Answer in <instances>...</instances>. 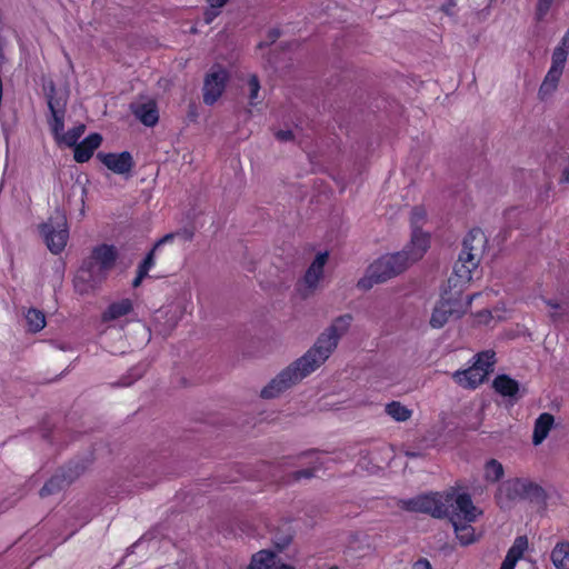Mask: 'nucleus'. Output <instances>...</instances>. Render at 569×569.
<instances>
[{
	"label": "nucleus",
	"mask_w": 569,
	"mask_h": 569,
	"mask_svg": "<svg viewBox=\"0 0 569 569\" xmlns=\"http://www.w3.org/2000/svg\"><path fill=\"white\" fill-rule=\"evenodd\" d=\"M503 467L498 460L490 459L486 462L485 478L487 481L497 482L503 477Z\"/></svg>",
	"instance_id": "31"
},
{
	"label": "nucleus",
	"mask_w": 569,
	"mask_h": 569,
	"mask_svg": "<svg viewBox=\"0 0 569 569\" xmlns=\"http://www.w3.org/2000/svg\"><path fill=\"white\" fill-rule=\"evenodd\" d=\"M427 218V211L423 207L417 206L412 208L410 222L412 230L421 229Z\"/></svg>",
	"instance_id": "34"
},
{
	"label": "nucleus",
	"mask_w": 569,
	"mask_h": 569,
	"mask_svg": "<svg viewBox=\"0 0 569 569\" xmlns=\"http://www.w3.org/2000/svg\"><path fill=\"white\" fill-rule=\"evenodd\" d=\"M29 331L39 332L46 327L44 313L36 308H30L26 313Z\"/></svg>",
	"instance_id": "30"
},
{
	"label": "nucleus",
	"mask_w": 569,
	"mask_h": 569,
	"mask_svg": "<svg viewBox=\"0 0 569 569\" xmlns=\"http://www.w3.org/2000/svg\"><path fill=\"white\" fill-rule=\"evenodd\" d=\"M567 57L568 51L563 47H557L552 53L551 67H556L559 68L560 70H563Z\"/></svg>",
	"instance_id": "35"
},
{
	"label": "nucleus",
	"mask_w": 569,
	"mask_h": 569,
	"mask_svg": "<svg viewBox=\"0 0 569 569\" xmlns=\"http://www.w3.org/2000/svg\"><path fill=\"white\" fill-rule=\"evenodd\" d=\"M478 264V260L469 261L468 256L460 253L458 261L453 266V272L448 279L449 287L460 295L463 287L472 279V271Z\"/></svg>",
	"instance_id": "9"
},
{
	"label": "nucleus",
	"mask_w": 569,
	"mask_h": 569,
	"mask_svg": "<svg viewBox=\"0 0 569 569\" xmlns=\"http://www.w3.org/2000/svg\"><path fill=\"white\" fill-rule=\"evenodd\" d=\"M228 81V73L221 69L206 76L203 83V102L212 106L222 96Z\"/></svg>",
	"instance_id": "10"
},
{
	"label": "nucleus",
	"mask_w": 569,
	"mask_h": 569,
	"mask_svg": "<svg viewBox=\"0 0 569 569\" xmlns=\"http://www.w3.org/2000/svg\"><path fill=\"white\" fill-rule=\"evenodd\" d=\"M46 98L51 114L66 112L67 97L58 94L53 83H50V86L46 88Z\"/></svg>",
	"instance_id": "23"
},
{
	"label": "nucleus",
	"mask_w": 569,
	"mask_h": 569,
	"mask_svg": "<svg viewBox=\"0 0 569 569\" xmlns=\"http://www.w3.org/2000/svg\"><path fill=\"white\" fill-rule=\"evenodd\" d=\"M400 507L411 512L428 513L437 519H443L449 516L446 500L443 501L442 497L437 492L401 500Z\"/></svg>",
	"instance_id": "5"
},
{
	"label": "nucleus",
	"mask_w": 569,
	"mask_h": 569,
	"mask_svg": "<svg viewBox=\"0 0 569 569\" xmlns=\"http://www.w3.org/2000/svg\"><path fill=\"white\" fill-rule=\"evenodd\" d=\"M146 277H147V276H146L144 273H142V272H140L139 270H137V276H136V277H134V279L132 280V287H133V288H138V287L142 283V281H143V279H144Z\"/></svg>",
	"instance_id": "47"
},
{
	"label": "nucleus",
	"mask_w": 569,
	"mask_h": 569,
	"mask_svg": "<svg viewBox=\"0 0 569 569\" xmlns=\"http://www.w3.org/2000/svg\"><path fill=\"white\" fill-rule=\"evenodd\" d=\"M557 89V84L549 82L547 80H543L540 89H539V96L541 99H545L546 96H549Z\"/></svg>",
	"instance_id": "40"
},
{
	"label": "nucleus",
	"mask_w": 569,
	"mask_h": 569,
	"mask_svg": "<svg viewBox=\"0 0 569 569\" xmlns=\"http://www.w3.org/2000/svg\"><path fill=\"white\" fill-rule=\"evenodd\" d=\"M133 309L132 302L130 299H122L117 302H112L109 305L107 310L102 313V320L103 321H111L119 319L123 316H127L130 313Z\"/></svg>",
	"instance_id": "22"
},
{
	"label": "nucleus",
	"mask_w": 569,
	"mask_h": 569,
	"mask_svg": "<svg viewBox=\"0 0 569 569\" xmlns=\"http://www.w3.org/2000/svg\"><path fill=\"white\" fill-rule=\"evenodd\" d=\"M318 468L315 466L312 468L301 469L298 471H295L292 473V478L296 481H299L300 479H310L316 476Z\"/></svg>",
	"instance_id": "38"
},
{
	"label": "nucleus",
	"mask_w": 569,
	"mask_h": 569,
	"mask_svg": "<svg viewBox=\"0 0 569 569\" xmlns=\"http://www.w3.org/2000/svg\"><path fill=\"white\" fill-rule=\"evenodd\" d=\"M547 305L552 308V309H559L560 308V303H558L557 301H553V300H548L547 301Z\"/></svg>",
	"instance_id": "50"
},
{
	"label": "nucleus",
	"mask_w": 569,
	"mask_h": 569,
	"mask_svg": "<svg viewBox=\"0 0 569 569\" xmlns=\"http://www.w3.org/2000/svg\"><path fill=\"white\" fill-rule=\"evenodd\" d=\"M453 496V493L446 495V503L451 502L452 507V511L448 516L450 521L475 522L482 515V510L473 505L469 493L461 492Z\"/></svg>",
	"instance_id": "6"
},
{
	"label": "nucleus",
	"mask_w": 569,
	"mask_h": 569,
	"mask_svg": "<svg viewBox=\"0 0 569 569\" xmlns=\"http://www.w3.org/2000/svg\"><path fill=\"white\" fill-rule=\"evenodd\" d=\"M228 0H207L209 7L220 9L222 8Z\"/></svg>",
	"instance_id": "48"
},
{
	"label": "nucleus",
	"mask_w": 569,
	"mask_h": 569,
	"mask_svg": "<svg viewBox=\"0 0 569 569\" xmlns=\"http://www.w3.org/2000/svg\"><path fill=\"white\" fill-rule=\"evenodd\" d=\"M553 421V416L547 412L541 413L537 418L532 435V442L535 445H540L547 438L552 428Z\"/></svg>",
	"instance_id": "21"
},
{
	"label": "nucleus",
	"mask_w": 569,
	"mask_h": 569,
	"mask_svg": "<svg viewBox=\"0 0 569 569\" xmlns=\"http://www.w3.org/2000/svg\"><path fill=\"white\" fill-rule=\"evenodd\" d=\"M496 363V353L492 350H486L478 352L476 355V361L472 365L473 367H478L479 370L486 371V376L489 375L493 370V366Z\"/></svg>",
	"instance_id": "29"
},
{
	"label": "nucleus",
	"mask_w": 569,
	"mask_h": 569,
	"mask_svg": "<svg viewBox=\"0 0 569 569\" xmlns=\"http://www.w3.org/2000/svg\"><path fill=\"white\" fill-rule=\"evenodd\" d=\"M248 86H249V89H250V103L251 104H254V100L257 99L258 97V93H259V90H260V82H259V79L256 74H251L248 79Z\"/></svg>",
	"instance_id": "37"
},
{
	"label": "nucleus",
	"mask_w": 569,
	"mask_h": 569,
	"mask_svg": "<svg viewBox=\"0 0 569 569\" xmlns=\"http://www.w3.org/2000/svg\"><path fill=\"white\" fill-rule=\"evenodd\" d=\"M329 569H339L337 566H332Z\"/></svg>",
	"instance_id": "51"
},
{
	"label": "nucleus",
	"mask_w": 569,
	"mask_h": 569,
	"mask_svg": "<svg viewBox=\"0 0 569 569\" xmlns=\"http://www.w3.org/2000/svg\"><path fill=\"white\" fill-rule=\"evenodd\" d=\"M560 182L561 183H569V169L568 170H563V172L561 173V177H560Z\"/></svg>",
	"instance_id": "49"
},
{
	"label": "nucleus",
	"mask_w": 569,
	"mask_h": 569,
	"mask_svg": "<svg viewBox=\"0 0 569 569\" xmlns=\"http://www.w3.org/2000/svg\"><path fill=\"white\" fill-rule=\"evenodd\" d=\"M280 34H281V32L278 28L270 29L267 34L268 41L266 43L260 42L258 47L262 48L263 46H269V44L276 42L280 38Z\"/></svg>",
	"instance_id": "42"
},
{
	"label": "nucleus",
	"mask_w": 569,
	"mask_h": 569,
	"mask_svg": "<svg viewBox=\"0 0 569 569\" xmlns=\"http://www.w3.org/2000/svg\"><path fill=\"white\" fill-rule=\"evenodd\" d=\"M518 561L513 556L507 553L499 569H515Z\"/></svg>",
	"instance_id": "44"
},
{
	"label": "nucleus",
	"mask_w": 569,
	"mask_h": 569,
	"mask_svg": "<svg viewBox=\"0 0 569 569\" xmlns=\"http://www.w3.org/2000/svg\"><path fill=\"white\" fill-rule=\"evenodd\" d=\"M220 14V9H216V8H212V7H209L204 12H203V22L206 24H210L213 22V20Z\"/></svg>",
	"instance_id": "41"
},
{
	"label": "nucleus",
	"mask_w": 569,
	"mask_h": 569,
	"mask_svg": "<svg viewBox=\"0 0 569 569\" xmlns=\"http://www.w3.org/2000/svg\"><path fill=\"white\" fill-rule=\"evenodd\" d=\"M409 264V256L406 251L385 254L369 266L367 277L358 281V288L368 290L373 283H381L398 276Z\"/></svg>",
	"instance_id": "4"
},
{
	"label": "nucleus",
	"mask_w": 569,
	"mask_h": 569,
	"mask_svg": "<svg viewBox=\"0 0 569 569\" xmlns=\"http://www.w3.org/2000/svg\"><path fill=\"white\" fill-rule=\"evenodd\" d=\"M492 388L502 397H516L519 392V382L508 375H498L492 381Z\"/></svg>",
	"instance_id": "20"
},
{
	"label": "nucleus",
	"mask_w": 569,
	"mask_h": 569,
	"mask_svg": "<svg viewBox=\"0 0 569 569\" xmlns=\"http://www.w3.org/2000/svg\"><path fill=\"white\" fill-rule=\"evenodd\" d=\"M119 258L116 246L101 243L93 247L90 254L83 259L76 276V281L97 284L107 279Z\"/></svg>",
	"instance_id": "2"
},
{
	"label": "nucleus",
	"mask_w": 569,
	"mask_h": 569,
	"mask_svg": "<svg viewBox=\"0 0 569 569\" xmlns=\"http://www.w3.org/2000/svg\"><path fill=\"white\" fill-rule=\"evenodd\" d=\"M64 118H66V112H60V113H52L50 119L48 120V123H49V127H50V130H51V133L54 138V140H57L63 132V129H64Z\"/></svg>",
	"instance_id": "32"
},
{
	"label": "nucleus",
	"mask_w": 569,
	"mask_h": 569,
	"mask_svg": "<svg viewBox=\"0 0 569 569\" xmlns=\"http://www.w3.org/2000/svg\"><path fill=\"white\" fill-rule=\"evenodd\" d=\"M518 561L513 556L507 553L499 569H515Z\"/></svg>",
	"instance_id": "43"
},
{
	"label": "nucleus",
	"mask_w": 569,
	"mask_h": 569,
	"mask_svg": "<svg viewBox=\"0 0 569 569\" xmlns=\"http://www.w3.org/2000/svg\"><path fill=\"white\" fill-rule=\"evenodd\" d=\"M430 246V236L421 229L412 230L411 241L403 249L409 256V263L415 262L423 257Z\"/></svg>",
	"instance_id": "17"
},
{
	"label": "nucleus",
	"mask_w": 569,
	"mask_h": 569,
	"mask_svg": "<svg viewBox=\"0 0 569 569\" xmlns=\"http://www.w3.org/2000/svg\"><path fill=\"white\" fill-rule=\"evenodd\" d=\"M86 126L83 123H79L73 128L69 129L67 132H62V134L56 140L58 144H66L67 147H76L79 142V139L84 133Z\"/></svg>",
	"instance_id": "28"
},
{
	"label": "nucleus",
	"mask_w": 569,
	"mask_h": 569,
	"mask_svg": "<svg viewBox=\"0 0 569 569\" xmlns=\"http://www.w3.org/2000/svg\"><path fill=\"white\" fill-rule=\"evenodd\" d=\"M385 411L395 421L403 422L411 418L412 410L403 406L400 401H391L386 405Z\"/></svg>",
	"instance_id": "26"
},
{
	"label": "nucleus",
	"mask_w": 569,
	"mask_h": 569,
	"mask_svg": "<svg viewBox=\"0 0 569 569\" xmlns=\"http://www.w3.org/2000/svg\"><path fill=\"white\" fill-rule=\"evenodd\" d=\"M453 526L456 537L460 545L468 546L477 541L476 530L471 526L472 522L450 521Z\"/></svg>",
	"instance_id": "24"
},
{
	"label": "nucleus",
	"mask_w": 569,
	"mask_h": 569,
	"mask_svg": "<svg viewBox=\"0 0 569 569\" xmlns=\"http://www.w3.org/2000/svg\"><path fill=\"white\" fill-rule=\"evenodd\" d=\"M248 569H295V567L282 562L273 551L260 550L252 556Z\"/></svg>",
	"instance_id": "14"
},
{
	"label": "nucleus",
	"mask_w": 569,
	"mask_h": 569,
	"mask_svg": "<svg viewBox=\"0 0 569 569\" xmlns=\"http://www.w3.org/2000/svg\"><path fill=\"white\" fill-rule=\"evenodd\" d=\"M413 569H432V566L428 559L420 558L413 563Z\"/></svg>",
	"instance_id": "46"
},
{
	"label": "nucleus",
	"mask_w": 569,
	"mask_h": 569,
	"mask_svg": "<svg viewBox=\"0 0 569 569\" xmlns=\"http://www.w3.org/2000/svg\"><path fill=\"white\" fill-rule=\"evenodd\" d=\"M551 561L557 569H569V542H558L551 551Z\"/></svg>",
	"instance_id": "25"
},
{
	"label": "nucleus",
	"mask_w": 569,
	"mask_h": 569,
	"mask_svg": "<svg viewBox=\"0 0 569 569\" xmlns=\"http://www.w3.org/2000/svg\"><path fill=\"white\" fill-rule=\"evenodd\" d=\"M351 322V315L336 318L331 326L318 337L312 348L262 388L260 392L261 398L272 399L278 397L281 392L318 369L335 351L340 338L347 332Z\"/></svg>",
	"instance_id": "1"
},
{
	"label": "nucleus",
	"mask_w": 569,
	"mask_h": 569,
	"mask_svg": "<svg viewBox=\"0 0 569 569\" xmlns=\"http://www.w3.org/2000/svg\"><path fill=\"white\" fill-rule=\"evenodd\" d=\"M84 470V466L80 463L69 465L66 468H61L54 473L40 489V497L46 498L48 496L58 493L66 486L70 485L77 479Z\"/></svg>",
	"instance_id": "8"
},
{
	"label": "nucleus",
	"mask_w": 569,
	"mask_h": 569,
	"mask_svg": "<svg viewBox=\"0 0 569 569\" xmlns=\"http://www.w3.org/2000/svg\"><path fill=\"white\" fill-rule=\"evenodd\" d=\"M528 548V538L526 536H518L512 546L509 548L507 553L513 556L517 560L523 557L525 551Z\"/></svg>",
	"instance_id": "33"
},
{
	"label": "nucleus",
	"mask_w": 569,
	"mask_h": 569,
	"mask_svg": "<svg viewBox=\"0 0 569 569\" xmlns=\"http://www.w3.org/2000/svg\"><path fill=\"white\" fill-rule=\"evenodd\" d=\"M173 239V234H166L163 238H161L160 240H158L154 246L152 247V249L146 254V257L143 258V260L139 263L138 266V269L140 272L144 273L146 276H148L149 271L151 268L154 267L156 264V250L164 242L169 241V240H172Z\"/></svg>",
	"instance_id": "27"
},
{
	"label": "nucleus",
	"mask_w": 569,
	"mask_h": 569,
	"mask_svg": "<svg viewBox=\"0 0 569 569\" xmlns=\"http://www.w3.org/2000/svg\"><path fill=\"white\" fill-rule=\"evenodd\" d=\"M562 71L563 70H560L559 68H556V67H550L547 76L545 77V80L549 81V82H552L558 86V82L560 80V77L562 74Z\"/></svg>",
	"instance_id": "39"
},
{
	"label": "nucleus",
	"mask_w": 569,
	"mask_h": 569,
	"mask_svg": "<svg viewBox=\"0 0 569 569\" xmlns=\"http://www.w3.org/2000/svg\"><path fill=\"white\" fill-rule=\"evenodd\" d=\"M486 378V371L481 372L478 367L473 366L465 370H457L452 375L453 381L465 389H476Z\"/></svg>",
	"instance_id": "18"
},
{
	"label": "nucleus",
	"mask_w": 569,
	"mask_h": 569,
	"mask_svg": "<svg viewBox=\"0 0 569 569\" xmlns=\"http://www.w3.org/2000/svg\"><path fill=\"white\" fill-rule=\"evenodd\" d=\"M97 158L113 173L128 174L134 167V161L129 151L120 153H103L99 152Z\"/></svg>",
	"instance_id": "11"
},
{
	"label": "nucleus",
	"mask_w": 569,
	"mask_h": 569,
	"mask_svg": "<svg viewBox=\"0 0 569 569\" xmlns=\"http://www.w3.org/2000/svg\"><path fill=\"white\" fill-rule=\"evenodd\" d=\"M329 253L327 251L319 252L312 263L307 269L303 281L309 289H316L323 276V269L328 261Z\"/></svg>",
	"instance_id": "19"
},
{
	"label": "nucleus",
	"mask_w": 569,
	"mask_h": 569,
	"mask_svg": "<svg viewBox=\"0 0 569 569\" xmlns=\"http://www.w3.org/2000/svg\"><path fill=\"white\" fill-rule=\"evenodd\" d=\"M40 233L48 249L53 254H59L66 248L69 238V231L64 218H61L57 222L50 218L47 222H43L40 226Z\"/></svg>",
	"instance_id": "7"
},
{
	"label": "nucleus",
	"mask_w": 569,
	"mask_h": 569,
	"mask_svg": "<svg viewBox=\"0 0 569 569\" xmlns=\"http://www.w3.org/2000/svg\"><path fill=\"white\" fill-rule=\"evenodd\" d=\"M552 3H553V0H538L537 8H536V18L538 21L543 20V18L549 12Z\"/></svg>",
	"instance_id": "36"
},
{
	"label": "nucleus",
	"mask_w": 569,
	"mask_h": 569,
	"mask_svg": "<svg viewBox=\"0 0 569 569\" xmlns=\"http://www.w3.org/2000/svg\"><path fill=\"white\" fill-rule=\"evenodd\" d=\"M486 244L485 232L480 228H473L463 239L461 253L468 256L469 261L478 260L480 262Z\"/></svg>",
	"instance_id": "12"
},
{
	"label": "nucleus",
	"mask_w": 569,
	"mask_h": 569,
	"mask_svg": "<svg viewBox=\"0 0 569 569\" xmlns=\"http://www.w3.org/2000/svg\"><path fill=\"white\" fill-rule=\"evenodd\" d=\"M102 136L90 133L73 148V158L78 163H84L91 159L94 151L101 146Z\"/></svg>",
	"instance_id": "16"
},
{
	"label": "nucleus",
	"mask_w": 569,
	"mask_h": 569,
	"mask_svg": "<svg viewBox=\"0 0 569 569\" xmlns=\"http://www.w3.org/2000/svg\"><path fill=\"white\" fill-rule=\"evenodd\" d=\"M546 498V491L541 486L522 478H513L502 482L495 495L496 502L501 509L510 508L517 500L543 505Z\"/></svg>",
	"instance_id": "3"
},
{
	"label": "nucleus",
	"mask_w": 569,
	"mask_h": 569,
	"mask_svg": "<svg viewBox=\"0 0 569 569\" xmlns=\"http://www.w3.org/2000/svg\"><path fill=\"white\" fill-rule=\"evenodd\" d=\"M276 138L279 141H290L293 139V133L291 130H278L276 132Z\"/></svg>",
	"instance_id": "45"
},
{
	"label": "nucleus",
	"mask_w": 569,
	"mask_h": 569,
	"mask_svg": "<svg viewBox=\"0 0 569 569\" xmlns=\"http://www.w3.org/2000/svg\"><path fill=\"white\" fill-rule=\"evenodd\" d=\"M130 110L146 127L152 128L159 122V109L157 102L152 99L143 103H132Z\"/></svg>",
	"instance_id": "15"
},
{
	"label": "nucleus",
	"mask_w": 569,
	"mask_h": 569,
	"mask_svg": "<svg viewBox=\"0 0 569 569\" xmlns=\"http://www.w3.org/2000/svg\"><path fill=\"white\" fill-rule=\"evenodd\" d=\"M459 306L460 302L458 299L452 300L442 296L432 311L430 326L432 328H442L447 323L450 316L455 313L459 315Z\"/></svg>",
	"instance_id": "13"
}]
</instances>
